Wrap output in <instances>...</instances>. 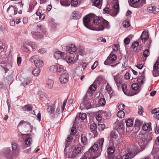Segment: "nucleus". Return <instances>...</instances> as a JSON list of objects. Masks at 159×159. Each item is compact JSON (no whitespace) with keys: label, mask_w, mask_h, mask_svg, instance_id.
Instances as JSON below:
<instances>
[{"label":"nucleus","mask_w":159,"mask_h":159,"mask_svg":"<svg viewBox=\"0 0 159 159\" xmlns=\"http://www.w3.org/2000/svg\"><path fill=\"white\" fill-rule=\"evenodd\" d=\"M93 24L91 25V30L97 31L103 30L105 28H110L108 22L102 18L94 16L92 18Z\"/></svg>","instance_id":"obj_1"},{"label":"nucleus","mask_w":159,"mask_h":159,"mask_svg":"<svg viewBox=\"0 0 159 159\" xmlns=\"http://www.w3.org/2000/svg\"><path fill=\"white\" fill-rule=\"evenodd\" d=\"M152 139L150 134H148L143 135L139 140V144L140 146L145 147Z\"/></svg>","instance_id":"obj_2"},{"label":"nucleus","mask_w":159,"mask_h":159,"mask_svg":"<svg viewBox=\"0 0 159 159\" xmlns=\"http://www.w3.org/2000/svg\"><path fill=\"white\" fill-rule=\"evenodd\" d=\"M30 61L34 63L37 67H42L44 64L43 61L40 59L39 56L37 55H35L30 57Z\"/></svg>","instance_id":"obj_3"},{"label":"nucleus","mask_w":159,"mask_h":159,"mask_svg":"<svg viewBox=\"0 0 159 159\" xmlns=\"http://www.w3.org/2000/svg\"><path fill=\"white\" fill-rule=\"evenodd\" d=\"M130 5L134 8H139L146 3L145 0H130Z\"/></svg>","instance_id":"obj_4"},{"label":"nucleus","mask_w":159,"mask_h":159,"mask_svg":"<svg viewBox=\"0 0 159 159\" xmlns=\"http://www.w3.org/2000/svg\"><path fill=\"white\" fill-rule=\"evenodd\" d=\"M94 16V14H89L84 16L83 19V22L84 26L87 28L91 29V24H89L90 21L92 20V18Z\"/></svg>","instance_id":"obj_5"},{"label":"nucleus","mask_w":159,"mask_h":159,"mask_svg":"<svg viewBox=\"0 0 159 159\" xmlns=\"http://www.w3.org/2000/svg\"><path fill=\"white\" fill-rule=\"evenodd\" d=\"M82 151V149L80 147H75L74 148L73 152L69 156L70 158H74L76 157L78 154L81 153Z\"/></svg>","instance_id":"obj_6"},{"label":"nucleus","mask_w":159,"mask_h":159,"mask_svg":"<svg viewBox=\"0 0 159 159\" xmlns=\"http://www.w3.org/2000/svg\"><path fill=\"white\" fill-rule=\"evenodd\" d=\"M116 59V55L114 54H111L104 61V64L106 65H110L114 62Z\"/></svg>","instance_id":"obj_7"},{"label":"nucleus","mask_w":159,"mask_h":159,"mask_svg":"<svg viewBox=\"0 0 159 159\" xmlns=\"http://www.w3.org/2000/svg\"><path fill=\"white\" fill-rule=\"evenodd\" d=\"M122 76L119 74H117L116 75L113 76L115 82L117 87H119L122 82Z\"/></svg>","instance_id":"obj_8"},{"label":"nucleus","mask_w":159,"mask_h":159,"mask_svg":"<svg viewBox=\"0 0 159 159\" xmlns=\"http://www.w3.org/2000/svg\"><path fill=\"white\" fill-rule=\"evenodd\" d=\"M11 149L10 148H8L6 149L5 150L4 152V157L7 159H13L14 157H16V156L13 155H11Z\"/></svg>","instance_id":"obj_9"},{"label":"nucleus","mask_w":159,"mask_h":159,"mask_svg":"<svg viewBox=\"0 0 159 159\" xmlns=\"http://www.w3.org/2000/svg\"><path fill=\"white\" fill-rule=\"evenodd\" d=\"M119 4L116 3L114 6V8L110 10V14L113 16H116L119 13Z\"/></svg>","instance_id":"obj_10"},{"label":"nucleus","mask_w":159,"mask_h":159,"mask_svg":"<svg viewBox=\"0 0 159 159\" xmlns=\"http://www.w3.org/2000/svg\"><path fill=\"white\" fill-rule=\"evenodd\" d=\"M69 80V75L67 73H65L62 74L60 77V80L61 84L67 83Z\"/></svg>","instance_id":"obj_11"},{"label":"nucleus","mask_w":159,"mask_h":159,"mask_svg":"<svg viewBox=\"0 0 159 159\" xmlns=\"http://www.w3.org/2000/svg\"><path fill=\"white\" fill-rule=\"evenodd\" d=\"M17 9L15 6L14 7L10 6L7 10V12L10 16H11L12 15H16L17 13Z\"/></svg>","instance_id":"obj_12"},{"label":"nucleus","mask_w":159,"mask_h":159,"mask_svg":"<svg viewBox=\"0 0 159 159\" xmlns=\"http://www.w3.org/2000/svg\"><path fill=\"white\" fill-rule=\"evenodd\" d=\"M152 74L153 76L155 77L159 76V62H156L154 64Z\"/></svg>","instance_id":"obj_13"},{"label":"nucleus","mask_w":159,"mask_h":159,"mask_svg":"<svg viewBox=\"0 0 159 159\" xmlns=\"http://www.w3.org/2000/svg\"><path fill=\"white\" fill-rule=\"evenodd\" d=\"M100 155V152L98 153L95 152L89 151V150L87 152V155L89 156L90 159H94L99 156Z\"/></svg>","instance_id":"obj_14"},{"label":"nucleus","mask_w":159,"mask_h":159,"mask_svg":"<svg viewBox=\"0 0 159 159\" xmlns=\"http://www.w3.org/2000/svg\"><path fill=\"white\" fill-rule=\"evenodd\" d=\"M66 56V54L64 52H62L60 51H58L54 53V56L55 58L57 59H59L62 58L64 59V57Z\"/></svg>","instance_id":"obj_15"},{"label":"nucleus","mask_w":159,"mask_h":159,"mask_svg":"<svg viewBox=\"0 0 159 159\" xmlns=\"http://www.w3.org/2000/svg\"><path fill=\"white\" fill-rule=\"evenodd\" d=\"M148 11L149 12L156 14L159 11V9L157 8L154 5L151 4L148 8Z\"/></svg>","instance_id":"obj_16"},{"label":"nucleus","mask_w":159,"mask_h":159,"mask_svg":"<svg viewBox=\"0 0 159 159\" xmlns=\"http://www.w3.org/2000/svg\"><path fill=\"white\" fill-rule=\"evenodd\" d=\"M134 156L131 152H129L127 154H125L122 157L117 158V159H129L133 158Z\"/></svg>","instance_id":"obj_17"},{"label":"nucleus","mask_w":159,"mask_h":159,"mask_svg":"<svg viewBox=\"0 0 159 159\" xmlns=\"http://www.w3.org/2000/svg\"><path fill=\"white\" fill-rule=\"evenodd\" d=\"M140 38L143 41L144 43H145L146 41L148 40L149 39V35L148 33L145 31H143L141 36Z\"/></svg>","instance_id":"obj_18"},{"label":"nucleus","mask_w":159,"mask_h":159,"mask_svg":"<svg viewBox=\"0 0 159 159\" xmlns=\"http://www.w3.org/2000/svg\"><path fill=\"white\" fill-rule=\"evenodd\" d=\"M20 80L24 86L29 84L31 81L30 79L28 77L25 78L22 77L20 78Z\"/></svg>","instance_id":"obj_19"},{"label":"nucleus","mask_w":159,"mask_h":159,"mask_svg":"<svg viewBox=\"0 0 159 159\" xmlns=\"http://www.w3.org/2000/svg\"><path fill=\"white\" fill-rule=\"evenodd\" d=\"M142 129L147 131L149 132L151 130V123L145 124H144L142 127Z\"/></svg>","instance_id":"obj_20"},{"label":"nucleus","mask_w":159,"mask_h":159,"mask_svg":"<svg viewBox=\"0 0 159 159\" xmlns=\"http://www.w3.org/2000/svg\"><path fill=\"white\" fill-rule=\"evenodd\" d=\"M122 89L124 93L127 95H129V90L128 89L129 86L128 87L127 85L125 84H123L122 85Z\"/></svg>","instance_id":"obj_21"},{"label":"nucleus","mask_w":159,"mask_h":159,"mask_svg":"<svg viewBox=\"0 0 159 159\" xmlns=\"http://www.w3.org/2000/svg\"><path fill=\"white\" fill-rule=\"evenodd\" d=\"M31 34L32 36L35 39H42L43 38V36L40 34V33L39 32L33 31L32 32Z\"/></svg>","instance_id":"obj_22"},{"label":"nucleus","mask_w":159,"mask_h":159,"mask_svg":"<svg viewBox=\"0 0 159 159\" xmlns=\"http://www.w3.org/2000/svg\"><path fill=\"white\" fill-rule=\"evenodd\" d=\"M81 143L83 145H85L87 143V139L85 133H83L81 134Z\"/></svg>","instance_id":"obj_23"},{"label":"nucleus","mask_w":159,"mask_h":159,"mask_svg":"<svg viewBox=\"0 0 159 159\" xmlns=\"http://www.w3.org/2000/svg\"><path fill=\"white\" fill-rule=\"evenodd\" d=\"M48 88L49 89H52L53 87L54 81L50 79L46 81Z\"/></svg>","instance_id":"obj_24"},{"label":"nucleus","mask_w":159,"mask_h":159,"mask_svg":"<svg viewBox=\"0 0 159 159\" xmlns=\"http://www.w3.org/2000/svg\"><path fill=\"white\" fill-rule=\"evenodd\" d=\"M80 105L84 106V108L87 109H90L92 107L91 105L90 102L89 101L83 103H81V104Z\"/></svg>","instance_id":"obj_25"},{"label":"nucleus","mask_w":159,"mask_h":159,"mask_svg":"<svg viewBox=\"0 0 159 159\" xmlns=\"http://www.w3.org/2000/svg\"><path fill=\"white\" fill-rule=\"evenodd\" d=\"M93 86V85H91L89 87L87 93L86 95L89 97H91L93 94V92L95 90V88H94L93 89H92V88Z\"/></svg>","instance_id":"obj_26"},{"label":"nucleus","mask_w":159,"mask_h":159,"mask_svg":"<svg viewBox=\"0 0 159 159\" xmlns=\"http://www.w3.org/2000/svg\"><path fill=\"white\" fill-rule=\"evenodd\" d=\"M117 137V134H116L115 131H112L111 132L109 137L110 140L113 141V140L116 139Z\"/></svg>","instance_id":"obj_27"},{"label":"nucleus","mask_w":159,"mask_h":159,"mask_svg":"<svg viewBox=\"0 0 159 159\" xmlns=\"http://www.w3.org/2000/svg\"><path fill=\"white\" fill-rule=\"evenodd\" d=\"M73 139L71 135H69L68 137H67L66 141V144L65 145V148L64 150V151H65L66 148H68L70 144V142Z\"/></svg>","instance_id":"obj_28"},{"label":"nucleus","mask_w":159,"mask_h":159,"mask_svg":"<svg viewBox=\"0 0 159 159\" xmlns=\"http://www.w3.org/2000/svg\"><path fill=\"white\" fill-rule=\"evenodd\" d=\"M76 50V48L75 45L71 44L70 45V46L69 48L68 49V51L69 53L71 54H72L75 52Z\"/></svg>","instance_id":"obj_29"},{"label":"nucleus","mask_w":159,"mask_h":159,"mask_svg":"<svg viewBox=\"0 0 159 159\" xmlns=\"http://www.w3.org/2000/svg\"><path fill=\"white\" fill-rule=\"evenodd\" d=\"M131 88L133 90L139 91L140 90L139 84L136 83H134L131 85Z\"/></svg>","instance_id":"obj_30"},{"label":"nucleus","mask_w":159,"mask_h":159,"mask_svg":"<svg viewBox=\"0 0 159 159\" xmlns=\"http://www.w3.org/2000/svg\"><path fill=\"white\" fill-rule=\"evenodd\" d=\"M32 106L31 105H27L25 106L22 109L23 111H29L32 110Z\"/></svg>","instance_id":"obj_31"},{"label":"nucleus","mask_w":159,"mask_h":159,"mask_svg":"<svg viewBox=\"0 0 159 159\" xmlns=\"http://www.w3.org/2000/svg\"><path fill=\"white\" fill-rule=\"evenodd\" d=\"M36 14L39 16V18L40 20H43L45 18V15L43 13H42V11L39 10L37 11Z\"/></svg>","instance_id":"obj_32"},{"label":"nucleus","mask_w":159,"mask_h":159,"mask_svg":"<svg viewBox=\"0 0 159 159\" xmlns=\"http://www.w3.org/2000/svg\"><path fill=\"white\" fill-rule=\"evenodd\" d=\"M57 71L60 73H61L65 70L63 66L62 65H58L57 66Z\"/></svg>","instance_id":"obj_33"},{"label":"nucleus","mask_w":159,"mask_h":159,"mask_svg":"<svg viewBox=\"0 0 159 159\" xmlns=\"http://www.w3.org/2000/svg\"><path fill=\"white\" fill-rule=\"evenodd\" d=\"M73 17L74 19H78L81 17V15L79 12L75 11L73 13Z\"/></svg>","instance_id":"obj_34"},{"label":"nucleus","mask_w":159,"mask_h":159,"mask_svg":"<svg viewBox=\"0 0 159 159\" xmlns=\"http://www.w3.org/2000/svg\"><path fill=\"white\" fill-rule=\"evenodd\" d=\"M93 5L98 8H100L102 3L100 0H96L93 2Z\"/></svg>","instance_id":"obj_35"},{"label":"nucleus","mask_w":159,"mask_h":159,"mask_svg":"<svg viewBox=\"0 0 159 159\" xmlns=\"http://www.w3.org/2000/svg\"><path fill=\"white\" fill-rule=\"evenodd\" d=\"M73 58L72 57H69L66 54V56L64 57V59L67 63H70L72 62L73 60Z\"/></svg>","instance_id":"obj_36"},{"label":"nucleus","mask_w":159,"mask_h":159,"mask_svg":"<svg viewBox=\"0 0 159 159\" xmlns=\"http://www.w3.org/2000/svg\"><path fill=\"white\" fill-rule=\"evenodd\" d=\"M37 4L36 2H31L29 5L28 12H30L34 8L35 6Z\"/></svg>","instance_id":"obj_37"},{"label":"nucleus","mask_w":159,"mask_h":159,"mask_svg":"<svg viewBox=\"0 0 159 159\" xmlns=\"http://www.w3.org/2000/svg\"><path fill=\"white\" fill-rule=\"evenodd\" d=\"M70 4L72 6L74 7H77L80 5L77 0H71Z\"/></svg>","instance_id":"obj_38"},{"label":"nucleus","mask_w":159,"mask_h":159,"mask_svg":"<svg viewBox=\"0 0 159 159\" xmlns=\"http://www.w3.org/2000/svg\"><path fill=\"white\" fill-rule=\"evenodd\" d=\"M98 148V145L97 144H94L89 150V151H93L96 152Z\"/></svg>","instance_id":"obj_39"},{"label":"nucleus","mask_w":159,"mask_h":159,"mask_svg":"<svg viewBox=\"0 0 159 159\" xmlns=\"http://www.w3.org/2000/svg\"><path fill=\"white\" fill-rule=\"evenodd\" d=\"M60 2L62 6L67 7L70 5V3L68 2V1L67 0H61Z\"/></svg>","instance_id":"obj_40"},{"label":"nucleus","mask_w":159,"mask_h":159,"mask_svg":"<svg viewBox=\"0 0 159 159\" xmlns=\"http://www.w3.org/2000/svg\"><path fill=\"white\" fill-rule=\"evenodd\" d=\"M40 70L39 68L37 67L34 69L33 71V73L35 76H37L40 73Z\"/></svg>","instance_id":"obj_41"},{"label":"nucleus","mask_w":159,"mask_h":159,"mask_svg":"<svg viewBox=\"0 0 159 159\" xmlns=\"http://www.w3.org/2000/svg\"><path fill=\"white\" fill-rule=\"evenodd\" d=\"M103 116H102V112H98L96 116V118L98 121H100L102 119Z\"/></svg>","instance_id":"obj_42"},{"label":"nucleus","mask_w":159,"mask_h":159,"mask_svg":"<svg viewBox=\"0 0 159 159\" xmlns=\"http://www.w3.org/2000/svg\"><path fill=\"white\" fill-rule=\"evenodd\" d=\"M32 139L31 138H27L25 140V143L26 145L30 146L32 143Z\"/></svg>","instance_id":"obj_43"},{"label":"nucleus","mask_w":159,"mask_h":159,"mask_svg":"<svg viewBox=\"0 0 159 159\" xmlns=\"http://www.w3.org/2000/svg\"><path fill=\"white\" fill-rule=\"evenodd\" d=\"M47 111L48 112L52 114L54 112V109L53 108L52 106H48L47 108Z\"/></svg>","instance_id":"obj_44"},{"label":"nucleus","mask_w":159,"mask_h":159,"mask_svg":"<svg viewBox=\"0 0 159 159\" xmlns=\"http://www.w3.org/2000/svg\"><path fill=\"white\" fill-rule=\"evenodd\" d=\"M127 126L130 127L132 126L133 124V122L131 119H128L125 121Z\"/></svg>","instance_id":"obj_45"},{"label":"nucleus","mask_w":159,"mask_h":159,"mask_svg":"<svg viewBox=\"0 0 159 159\" xmlns=\"http://www.w3.org/2000/svg\"><path fill=\"white\" fill-rule=\"evenodd\" d=\"M143 122L140 120L136 119L135 122V126L136 127H139L142 125Z\"/></svg>","instance_id":"obj_46"},{"label":"nucleus","mask_w":159,"mask_h":159,"mask_svg":"<svg viewBox=\"0 0 159 159\" xmlns=\"http://www.w3.org/2000/svg\"><path fill=\"white\" fill-rule=\"evenodd\" d=\"M125 115V113L123 111H119L117 113V116L120 118H123Z\"/></svg>","instance_id":"obj_47"},{"label":"nucleus","mask_w":159,"mask_h":159,"mask_svg":"<svg viewBox=\"0 0 159 159\" xmlns=\"http://www.w3.org/2000/svg\"><path fill=\"white\" fill-rule=\"evenodd\" d=\"M98 102L99 104L101 106H104L106 104V101L105 98H101L99 100Z\"/></svg>","instance_id":"obj_48"},{"label":"nucleus","mask_w":159,"mask_h":159,"mask_svg":"<svg viewBox=\"0 0 159 159\" xmlns=\"http://www.w3.org/2000/svg\"><path fill=\"white\" fill-rule=\"evenodd\" d=\"M125 105L121 103H119L118 105V108L119 111H123L125 109Z\"/></svg>","instance_id":"obj_49"},{"label":"nucleus","mask_w":159,"mask_h":159,"mask_svg":"<svg viewBox=\"0 0 159 159\" xmlns=\"http://www.w3.org/2000/svg\"><path fill=\"white\" fill-rule=\"evenodd\" d=\"M98 127L99 130L102 131L105 128V125L104 124H98Z\"/></svg>","instance_id":"obj_50"},{"label":"nucleus","mask_w":159,"mask_h":159,"mask_svg":"<svg viewBox=\"0 0 159 159\" xmlns=\"http://www.w3.org/2000/svg\"><path fill=\"white\" fill-rule=\"evenodd\" d=\"M124 124L122 122H120L117 124V128L120 129L122 130H124Z\"/></svg>","instance_id":"obj_51"},{"label":"nucleus","mask_w":159,"mask_h":159,"mask_svg":"<svg viewBox=\"0 0 159 159\" xmlns=\"http://www.w3.org/2000/svg\"><path fill=\"white\" fill-rule=\"evenodd\" d=\"M107 151L108 154H112L115 152V149L113 147H111L107 149Z\"/></svg>","instance_id":"obj_52"},{"label":"nucleus","mask_w":159,"mask_h":159,"mask_svg":"<svg viewBox=\"0 0 159 159\" xmlns=\"http://www.w3.org/2000/svg\"><path fill=\"white\" fill-rule=\"evenodd\" d=\"M79 117L81 120H84L87 117L86 114L85 113H80L79 114Z\"/></svg>","instance_id":"obj_53"},{"label":"nucleus","mask_w":159,"mask_h":159,"mask_svg":"<svg viewBox=\"0 0 159 159\" xmlns=\"http://www.w3.org/2000/svg\"><path fill=\"white\" fill-rule=\"evenodd\" d=\"M27 123V124H28L30 125V128H31V130L33 128V126L30 125V124L28 122V121H25L24 120H21L18 126H19L20 125H21L23 123Z\"/></svg>","instance_id":"obj_54"},{"label":"nucleus","mask_w":159,"mask_h":159,"mask_svg":"<svg viewBox=\"0 0 159 159\" xmlns=\"http://www.w3.org/2000/svg\"><path fill=\"white\" fill-rule=\"evenodd\" d=\"M5 47V46L4 43H2V42L0 41V52H1L4 50Z\"/></svg>","instance_id":"obj_55"},{"label":"nucleus","mask_w":159,"mask_h":159,"mask_svg":"<svg viewBox=\"0 0 159 159\" xmlns=\"http://www.w3.org/2000/svg\"><path fill=\"white\" fill-rule=\"evenodd\" d=\"M97 128V126L96 124L94 123L90 125V129L93 131L96 130Z\"/></svg>","instance_id":"obj_56"},{"label":"nucleus","mask_w":159,"mask_h":159,"mask_svg":"<svg viewBox=\"0 0 159 159\" xmlns=\"http://www.w3.org/2000/svg\"><path fill=\"white\" fill-rule=\"evenodd\" d=\"M28 44L24 43L23 44L22 46L23 50L25 52H29L30 51L29 49H28L27 47Z\"/></svg>","instance_id":"obj_57"},{"label":"nucleus","mask_w":159,"mask_h":159,"mask_svg":"<svg viewBox=\"0 0 159 159\" xmlns=\"http://www.w3.org/2000/svg\"><path fill=\"white\" fill-rule=\"evenodd\" d=\"M17 143H13L12 144V149L13 151H15V153H16V152H17V151L16 150V149L17 148Z\"/></svg>","instance_id":"obj_58"},{"label":"nucleus","mask_w":159,"mask_h":159,"mask_svg":"<svg viewBox=\"0 0 159 159\" xmlns=\"http://www.w3.org/2000/svg\"><path fill=\"white\" fill-rule=\"evenodd\" d=\"M123 26L125 28L128 27L130 25L129 23L128 20H126L125 21H123Z\"/></svg>","instance_id":"obj_59"},{"label":"nucleus","mask_w":159,"mask_h":159,"mask_svg":"<svg viewBox=\"0 0 159 159\" xmlns=\"http://www.w3.org/2000/svg\"><path fill=\"white\" fill-rule=\"evenodd\" d=\"M37 29L40 31L44 30V27L42 25H38L37 26Z\"/></svg>","instance_id":"obj_60"},{"label":"nucleus","mask_w":159,"mask_h":159,"mask_svg":"<svg viewBox=\"0 0 159 159\" xmlns=\"http://www.w3.org/2000/svg\"><path fill=\"white\" fill-rule=\"evenodd\" d=\"M139 111L138 114L140 115H143V108L141 106H139L138 107Z\"/></svg>","instance_id":"obj_61"},{"label":"nucleus","mask_w":159,"mask_h":159,"mask_svg":"<svg viewBox=\"0 0 159 159\" xmlns=\"http://www.w3.org/2000/svg\"><path fill=\"white\" fill-rule=\"evenodd\" d=\"M70 135H74L76 133V128L75 127H72L70 130Z\"/></svg>","instance_id":"obj_62"},{"label":"nucleus","mask_w":159,"mask_h":159,"mask_svg":"<svg viewBox=\"0 0 159 159\" xmlns=\"http://www.w3.org/2000/svg\"><path fill=\"white\" fill-rule=\"evenodd\" d=\"M38 52L41 54H44L47 52V51L44 48H41L38 50Z\"/></svg>","instance_id":"obj_63"},{"label":"nucleus","mask_w":159,"mask_h":159,"mask_svg":"<svg viewBox=\"0 0 159 159\" xmlns=\"http://www.w3.org/2000/svg\"><path fill=\"white\" fill-rule=\"evenodd\" d=\"M87 152L85 153L84 155H83L81 158L80 159H90L89 156L87 155Z\"/></svg>","instance_id":"obj_64"}]
</instances>
